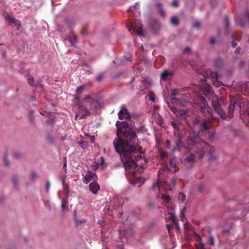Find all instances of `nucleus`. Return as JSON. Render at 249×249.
Masks as SVG:
<instances>
[{"instance_id":"f257e3e1","label":"nucleus","mask_w":249,"mask_h":249,"mask_svg":"<svg viewBox=\"0 0 249 249\" xmlns=\"http://www.w3.org/2000/svg\"><path fill=\"white\" fill-rule=\"evenodd\" d=\"M116 126L118 138L114 140V147L116 152L120 154L125 169L130 172H133L137 166L136 161L142 159V154L139 153L142 147L137 145L138 148L137 149L132 144L137 139L136 132L126 121H118Z\"/></svg>"},{"instance_id":"f03ea898","label":"nucleus","mask_w":249,"mask_h":249,"mask_svg":"<svg viewBox=\"0 0 249 249\" xmlns=\"http://www.w3.org/2000/svg\"><path fill=\"white\" fill-rule=\"evenodd\" d=\"M187 143L189 145H192V149L196 152V154L191 153L190 155L186 157L184 159V162L186 163H192L197 155L199 158L203 157L204 155L208 154L213 158V154L215 151V148L205 142L201 141L197 136L193 138L189 137L187 140Z\"/></svg>"},{"instance_id":"7ed1b4c3","label":"nucleus","mask_w":249,"mask_h":249,"mask_svg":"<svg viewBox=\"0 0 249 249\" xmlns=\"http://www.w3.org/2000/svg\"><path fill=\"white\" fill-rule=\"evenodd\" d=\"M245 101V99L242 98L240 95H237L231 97L227 114L223 110L217 97L214 98L212 100V103L214 111L219 114L222 119L229 120L233 116L235 109L240 110L241 109Z\"/></svg>"},{"instance_id":"20e7f679","label":"nucleus","mask_w":249,"mask_h":249,"mask_svg":"<svg viewBox=\"0 0 249 249\" xmlns=\"http://www.w3.org/2000/svg\"><path fill=\"white\" fill-rule=\"evenodd\" d=\"M202 102L203 105L201 107V109L203 111H207V112L210 114L209 117L208 119L205 120L201 124L202 129L205 131H209L210 128L212 126H216L219 125L220 119L219 118L214 117L212 114V111L211 108L208 107H206L207 102L204 98L202 99Z\"/></svg>"},{"instance_id":"39448f33","label":"nucleus","mask_w":249,"mask_h":249,"mask_svg":"<svg viewBox=\"0 0 249 249\" xmlns=\"http://www.w3.org/2000/svg\"><path fill=\"white\" fill-rule=\"evenodd\" d=\"M236 23L241 27L245 25L249 26V12L246 10L245 12L235 18Z\"/></svg>"},{"instance_id":"423d86ee","label":"nucleus","mask_w":249,"mask_h":249,"mask_svg":"<svg viewBox=\"0 0 249 249\" xmlns=\"http://www.w3.org/2000/svg\"><path fill=\"white\" fill-rule=\"evenodd\" d=\"M78 113L75 115L76 119L79 116V119H85L86 117L89 115L90 112L87 108L83 105H78Z\"/></svg>"},{"instance_id":"0eeeda50","label":"nucleus","mask_w":249,"mask_h":249,"mask_svg":"<svg viewBox=\"0 0 249 249\" xmlns=\"http://www.w3.org/2000/svg\"><path fill=\"white\" fill-rule=\"evenodd\" d=\"M83 101L86 103L90 104L91 108H97L99 107V103L97 100L93 98L90 95H87L83 98Z\"/></svg>"},{"instance_id":"6e6552de","label":"nucleus","mask_w":249,"mask_h":249,"mask_svg":"<svg viewBox=\"0 0 249 249\" xmlns=\"http://www.w3.org/2000/svg\"><path fill=\"white\" fill-rule=\"evenodd\" d=\"M204 76L207 78L211 76L214 80H213V84L215 85L216 87H218L220 85V83L216 81L218 77L217 73L213 72L211 69L206 70L205 71V74Z\"/></svg>"},{"instance_id":"1a4fd4ad","label":"nucleus","mask_w":249,"mask_h":249,"mask_svg":"<svg viewBox=\"0 0 249 249\" xmlns=\"http://www.w3.org/2000/svg\"><path fill=\"white\" fill-rule=\"evenodd\" d=\"M171 101L172 104L180 107H185L187 104V101L182 98L172 97Z\"/></svg>"},{"instance_id":"9d476101","label":"nucleus","mask_w":249,"mask_h":249,"mask_svg":"<svg viewBox=\"0 0 249 249\" xmlns=\"http://www.w3.org/2000/svg\"><path fill=\"white\" fill-rule=\"evenodd\" d=\"M118 117L120 120H123V119L130 120L131 118L130 115L128 110L124 107H121V109L118 113Z\"/></svg>"},{"instance_id":"9b49d317","label":"nucleus","mask_w":249,"mask_h":249,"mask_svg":"<svg viewBox=\"0 0 249 249\" xmlns=\"http://www.w3.org/2000/svg\"><path fill=\"white\" fill-rule=\"evenodd\" d=\"M6 20L9 23L11 26H15L17 27V29L19 30L21 25V22L19 20L16 19L15 18L8 16L5 18Z\"/></svg>"},{"instance_id":"f8f14e48","label":"nucleus","mask_w":249,"mask_h":249,"mask_svg":"<svg viewBox=\"0 0 249 249\" xmlns=\"http://www.w3.org/2000/svg\"><path fill=\"white\" fill-rule=\"evenodd\" d=\"M97 179V176L95 173L89 171L88 174L83 177V180L85 183L88 184L91 180L93 179L94 181H95V180Z\"/></svg>"},{"instance_id":"ddd939ff","label":"nucleus","mask_w":249,"mask_h":249,"mask_svg":"<svg viewBox=\"0 0 249 249\" xmlns=\"http://www.w3.org/2000/svg\"><path fill=\"white\" fill-rule=\"evenodd\" d=\"M183 146V144L180 137H178L175 141L174 145L172 146V151L174 153L179 151Z\"/></svg>"},{"instance_id":"4468645a","label":"nucleus","mask_w":249,"mask_h":249,"mask_svg":"<svg viewBox=\"0 0 249 249\" xmlns=\"http://www.w3.org/2000/svg\"><path fill=\"white\" fill-rule=\"evenodd\" d=\"M129 31L132 33L133 32H136V34L138 36H142L143 35V30L142 29V27L140 25L137 26L135 23H132L131 25V27L129 29Z\"/></svg>"},{"instance_id":"2eb2a0df","label":"nucleus","mask_w":249,"mask_h":249,"mask_svg":"<svg viewBox=\"0 0 249 249\" xmlns=\"http://www.w3.org/2000/svg\"><path fill=\"white\" fill-rule=\"evenodd\" d=\"M176 116L179 117L181 119L187 122V117L189 116L188 111L187 109H180L178 111Z\"/></svg>"},{"instance_id":"dca6fc26","label":"nucleus","mask_w":249,"mask_h":249,"mask_svg":"<svg viewBox=\"0 0 249 249\" xmlns=\"http://www.w3.org/2000/svg\"><path fill=\"white\" fill-rule=\"evenodd\" d=\"M89 187L90 191L94 194H96L100 189L99 184L95 181L89 184Z\"/></svg>"},{"instance_id":"f3484780","label":"nucleus","mask_w":249,"mask_h":249,"mask_svg":"<svg viewBox=\"0 0 249 249\" xmlns=\"http://www.w3.org/2000/svg\"><path fill=\"white\" fill-rule=\"evenodd\" d=\"M166 184V182H161L159 180H158L157 182H154L153 184V185H152L151 189L154 191H160V186L161 185L165 186Z\"/></svg>"},{"instance_id":"a211bd4d","label":"nucleus","mask_w":249,"mask_h":249,"mask_svg":"<svg viewBox=\"0 0 249 249\" xmlns=\"http://www.w3.org/2000/svg\"><path fill=\"white\" fill-rule=\"evenodd\" d=\"M173 72L164 71L160 74V79L163 81H166L168 79H170L173 76Z\"/></svg>"},{"instance_id":"6ab92c4d","label":"nucleus","mask_w":249,"mask_h":249,"mask_svg":"<svg viewBox=\"0 0 249 249\" xmlns=\"http://www.w3.org/2000/svg\"><path fill=\"white\" fill-rule=\"evenodd\" d=\"M204 92L206 96L211 95L212 93L211 87L208 84L206 85L204 89Z\"/></svg>"},{"instance_id":"aec40b11","label":"nucleus","mask_w":249,"mask_h":249,"mask_svg":"<svg viewBox=\"0 0 249 249\" xmlns=\"http://www.w3.org/2000/svg\"><path fill=\"white\" fill-rule=\"evenodd\" d=\"M215 65L217 68L221 67L224 64L223 60L220 58H218L215 59L214 62Z\"/></svg>"},{"instance_id":"412c9836","label":"nucleus","mask_w":249,"mask_h":249,"mask_svg":"<svg viewBox=\"0 0 249 249\" xmlns=\"http://www.w3.org/2000/svg\"><path fill=\"white\" fill-rule=\"evenodd\" d=\"M71 45H74L77 41V36L75 35H72L68 39Z\"/></svg>"},{"instance_id":"4be33fe9","label":"nucleus","mask_w":249,"mask_h":249,"mask_svg":"<svg viewBox=\"0 0 249 249\" xmlns=\"http://www.w3.org/2000/svg\"><path fill=\"white\" fill-rule=\"evenodd\" d=\"M169 218L174 225L176 226L177 225L178 220L173 213H171Z\"/></svg>"},{"instance_id":"5701e85b","label":"nucleus","mask_w":249,"mask_h":249,"mask_svg":"<svg viewBox=\"0 0 249 249\" xmlns=\"http://www.w3.org/2000/svg\"><path fill=\"white\" fill-rule=\"evenodd\" d=\"M157 6L158 7L159 13L162 16H164L165 15V13L161 6V4L160 3H157Z\"/></svg>"},{"instance_id":"b1692460","label":"nucleus","mask_w":249,"mask_h":249,"mask_svg":"<svg viewBox=\"0 0 249 249\" xmlns=\"http://www.w3.org/2000/svg\"><path fill=\"white\" fill-rule=\"evenodd\" d=\"M171 96H180V90L178 89H174L171 92Z\"/></svg>"},{"instance_id":"393cba45","label":"nucleus","mask_w":249,"mask_h":249,"mask_svg":"<svg viewBox=\"0 0 249 249\" xmlns=\"http://www.w3.org/2000/svg\"><path fill=\"white\" fill-rule=\"evenodd\" d=\"M232 38H233V40H232V41L231 42V45H232V47L234 48L237 45V44L236 43V41L239 40V39H238L237 36L235 35H234V34H233L232 36Z\"/></svg>"},{"instance_id":"a878e982","label":"nucleus","mask_w":249,"mask_h":249,"mask_svg":"<svg viewBox=\"0 0 249 249\" xmlns=\"http://www.w3.org/2000/svg\"><path fill=\"white\" fill-rule=\"evenodd\" d=\"M148 96L150 100L153 102L155 101V94L152 91H150L148 92Z\"/></svg>"},{"instance_id":"bb28decb","label":"nucleus","mask_w":249,"mask_h":249,"mask_svg":"<svg viewBox=\"0 0 249 249\" xmlns=\"http://www.w3.org/2000/svg\"><path fill=\"white\" fill-rule=\"evenodd\" d=\"M171 125L174 127V128L178 131V132L179 130V123L175 122H172Z\"/></svg>"},{"instance_id":"cd10ccee","label":"nucleus","mask_w":249,"mask_h":249,"mask_svg":"<svg viewBox=\"0 0 249 249\" xmlns=\"http://www.w3.org/2000/svg\"><path fill=\"white\" fill-rule=\"evenodd\" d=\"M171 22L174 25H177L179 22L178 18L176 17H173L171 19Z\"/></svg>"},{"instance_id":"c85d7f7f","label":"nucleus","mask_w":249,"mask_h":249,"mask_svg":"<svg viewBox=\"0 0 249 249\" xmlns=\"http://www.w3.org/2000/svg\"><path fill=\"white\" fill-rule=\"evenodd\" d=\"M85 87L84 85H82L76 89V92L78 94H80L82 93L83 91L85 89Z\"/></svg>"},{"instance_id":"c756f323","label":"nucleus","mask_w":249,"mask_h":249,"mask_svg":"<svg viewBox=\"0 0 249 249\" xmlns=\"http://www.w3.org/2000/svg\"><path fill=\"white\" fill-rule=\"evenodd\" d=\"M208 132L209 133L208 138L209 139H212L214 138L215 135V132L213 130H210L208 131Z\"/></svg>"},{"instance_id":"7c9ffc66","label":"nucleus","mask_w":249,"mask_h":249,"mask_svg":"<svg viewBox=\"0 0 249 249\" xmlns=\"http://www.w3.org/2000/svg\"><path fill=\"white\" fill-rule=\"evenodd\" d=\"M242 87L245 90L249 91V82L246 81L243 85Z\"/></svg>"},{"instance_id":"2f4dec72","label":"nucleus","mask_w":249,"mask_h":249,"mask_svg":"<svg viewBox=\"0 0 249 249\" xmlns=\"http://www.w3.org/2000/svg\"><path fill=\"white\" fill-rule=\"evenodd\" d=\"M205 188V185L203 183H200L198 186V191L200 193H202Z\"/></svg>"},{"instance_id":"473e14b6","label":"nucleus","mask_w":249,"mask_h":249,"mask_svg":"<svg viewBox=\"0 0 249 249\" xmlns=\"http://www.w3.org/2000/svg\"><path fill=\"white\" fill-rule=\"evenodd\" d=\"M162 198L166 202L168 203L170 200V197L169 196L165 195H162Z\"/></svg>"},{"instance_id":"72a5a7b5","label":"nucleus","mask_w":249,"mask_h":249,"mask_svg":"<svg viewBox=\"0 0 249 249\" xmlns=\"http://www.w3.org/2000/svg\"><path fill=\"white\" fill-rule=\"evenodd\" d=\"M47 140L51 142H54V138L52 136L50 133H49L47 136Z\"/></svg>"},{"instance_id":"f704fd0d","label":"nucleus","mask_w":249,"mask_h":249,"mask_svg":"<svg viewBox=\"0 0 249 249\" xmlns=\"http://www.w3.org/2000/svg\"><path fill=\"white\" fill-rule=\"evenodd\" d=\"M225 28L226 30H228L229 28V22L228 18L227 17H226L225 18Z\"/></svg>"},{"instance_id":"c9c22d12","label":"nucleus","mask_w":249,"mask_h":249,"mask_svg":"<svg viewBox=\"0 0 249 249\" xmlns=\"http://www.w3.org/2000/svg\"><path fill=\"white\" fill-rule=\"evenodd\" d=\"M103 77H104V75L103 73H101L99 75H98L96 78V80L98 81V82H100L103 79Z\"/></svg>"},{"instance_id":"e433bc0d","label":"nucleus","mask_w":249,"mask_h":249,"mask_svg":"<svg viewBox=\"0 0 249 249\" xmlns=\"http://www.w3.org/2000/svg\"><path fill=\"white\" fill-rule=\"evenodd\" d=\"M166 146L168 149H171L173 148L171 144V142L169 140H167L166 141Z\"/></svg>"},{"instance_id":"4c0bfd02","label":"nucleus","mask_w":249,"mask_h":249,"mask_svg":"<svg viewBox=\"0 0 249 249\" xmlns=\"http://www.w3.org/2000/svg\"><path fill=\"white\" fill-rule=\"evenodd\" d=\"M28 83L30 85H31V86H35V84L34 83V80H33V77H29L28 79Z\"/></svg>"},{"instance_id":"58836bf2","label":"nucleus","mask_w":249,"mask_h":249,"mask_svg":"<svg viewBox=\"0 0 249 249\" xmlns=\"http://www.w3.org/2000/svg\"><path fill=\"white\" fill-rule=\"evenodd\" d=\"M3 160H4V162L5 163V164L6 165H9V161L8 160V159H7L6 155H5L4 156V157H3Z\"/></svg>"},{"instance_id":"ea45409f","label":"nucleus","mask_w":249,"mask_h":249,"mask_svg":"<svg viewBox=\"0 0 249 249\" xmlns=\"http://www.w3.org/2000/svg\"><path fill=\"white\" fill-rule=\"evenodd\" d=\"M63 182H64V181ZM63 187H64V190L65 193L68 194L69 192L68 185H65L64 184V183H63Z\"/></svg>"},{"instance_id":"a19ab883","label":"nucleus","mask_w":249,"mask_h":249,"mask_svg":"<svg viewBox=\"0 0 249 249\" xmlns=\"http://www.w3.org/2000/svg\"><path fill=\"white\" fill-rule=\"evenodd\" d=\"M18 181V179L17 177H14L12 178V182H13V183L14 184V185H15V186H17V184Z\"/></svg>"},{"instance_id":"79ce46f5","label":"nucleus","mask_w":249,"mask_h":249,"mask_svg":"<svg viewBox=\"0 0 249 249\" xmlns=\"http://www.w3.org/2000/svg\"><path fill=\"white\" fill-rule=\"evenodd\" d=\"M209 242L211 246L214 245V238L213 236L210 237Z\"/></svg>"},{"instance_id":"37998d69","label":"nucleus","mask_w":249,"mask_h":249,"mask_svg":"<svg viewBox=\"0 0 249 249\" xmlns=\"http://www.w3.org/2000/svg\"><path fill=\"white\" fill-rule=\"evenodd\" d=\"M193 26L194 27L199 28L200 27V23L199 22L196 21L194 24Z\"/></svg>"},{"instance_id":"c03bdc74","label":"nucleus","mask_w":249,"mask_h":249,"mask_svg":"<svg viewBox=\"0 0 249 249\" xmlns=\"http://www.w3.org/2000/svg\"><path fill=\"white\" fill-rule=\"evenodd\" d=\"M66 204H67V202L66 201H65L64 200H63L62 201L61 206L63 209L67 208Z\"/></svg>"},{"instance_id":"a18cd8bd","label":"nucleus","mask_w":249,"mask_h":249,"mask_svg":"<svg viewBox=\"0 0 249 249\" xmlns=\"http://www.w3.org/2000/svg\"><path fill=\"white\" fill-rule=\"evenodd\" d=\"M14 157L16 158H18L20 156V153L18 152H16L14 153Z\"/></svg>"},{"instance_id":"49530a36","label":"nucleus","mask_w":249,"mask_h":249,"mask_svg":"<svg viewBox=\"0 0 249 249\" xmlns=\"http://www.w3.org/2000/svg\"><path fill=\"white\" fill-rule=\"evenodd\" d=\"M196 249H204V246L202 244L200 243L199 245L196 246Z\"/></svg>"},{"instance_id":"de8ad7c7","label":"nucleus","mask_w":249,"mask_h":249,"mask_svg":"<svg viewBox=\"0 0 249 249\" xmlns=\"http://www.w3.org/2000/svg\"><path fill=\"white\" fill-rule=\"evenodd\" d=\"M190 51H191L190 48L187 47L184 48L183 52L184 53H188L190 52Z\"/></svg>"},{"instance_id":"09e8293b","label":"nucleus","mask_w":249,"mask_h":249,"mask_svg":"<svg viewBox=\"0 0 249 249\" xmlns=\"http://www.w3.org/2000/svg\"><path fill=\"white\" fill-rule=\"evenodd\" d=\"M245 63H246L245 61H241L239 63V67L242 68H244V65H245Z\"/></svg>"},{"instance_id":"8fccbe9b","label":"nucleus","mask_w":249,"mask_h":249,"mask_svg":"<svg viewBox=\"0 0 249 249\" xmlns=\"http://www.w3.org/2000/svg\"><path fill=\"white\" fill-rule=\"evenodd\" d=\"M50 188V182L49 181H47V183H46V190L47 192H49Z\"/></svg>"},{"instance_id":"3c124183","label":"nucleus","mask_w":249,"mask_h":249,"mask_svg":"<svg viewBox=\"0 0 249 249\" xmlns=\"http://www.w3.org/2000/svg\"><path fill=\"white\" fill-rule=\"evenodd\" d=\"M241 52V48L240 47H237L235 50V53L239 54Z\"/></svg>"},{"instance_id":"603ef678","label":"nucleus","mask_w":249,"mask_h":249,"mask_svg":"<svg viewBox=\"0 0 249 249\" xmlns=\"http://www.w3.org/2000/svg\"><path fill=\"white\" fill-rule=\"evenodd\" d=\"M178 1L177 0H174L172 2V5L174 6L177 7L178 6Z\"/></svg>"},{"instance_id":"864d4df0","label":"nucleus","mask_w":249,"mask_h":249,"mask_svg":"<svg viewBox=\"0 0 249 249\" xmlns=\"http://www.w3.org/2000/svg\"><path fill=\"white\" fill-rule=\"evenodd\" d=\"M215 43V39L214 37H212L211 38L210 40V43L212 45L214 44Z\"/></svg>"},{"instance_id":"5fc2aeb1","label":"nucleus","mask_w":249,"mask_h":249,"mask_svg":"<svg viewBox=\"0 0 249 249\" xmlns=\"http://www.w3.org/2000/svg\"><path fill=\"white\" fill-rule=\"evenodd\" d=\"M46 123L47 124H51L52 125L53 124L54 122V121L53 120V119H50V120H48L46 121Z\"/></svg>"},{"instance_id":"6e6d98bb","label":"nucleus","mask_w":249,"mask_h":249,"mask_svg":"<svg viewBox=\"0 0 249 249\" xmlns=\"http://www.w3.org/2000/svg\"><path fill=\"white\" fill-rule=\"evenodd\" d=\"M31 176H32V178L33 180H35L36 178V175L35 172H32Z\"/></svg>"},{"instance_id":"4d7b16f0","label":"nucleus","mask_w":249,"mask_h":249,"mask_svg":"<svg viewBox=\"0 0 249 249\" xmlns=\"http://www.w3.org/2000/svg\"><path fill=\"white\" fill-rule=\"evenodd\" d=\"M167 228L169 232L170 230L173 228V226L172 225H167Z\"/></svg>"},{"instance_id":"13d9d810","label":"nucleus","mask_w":249,"mask_h":249,"mask_svg":"<svg viewBox=\"0 0 249 249\" xmlns=\"http://www.w3.org/2000/svg\"><path fill=\"white\" fill-rule=\"evenodd\" d=\"M181 197H182V202H183V198L185 197V195L183 194H182V193H180L179 194V197L180 198Z\"/></svg>"},{"instance_id":"bf43d9fd","label":"nucleus","mask_w":249,"mask_h":249,"mask_svg":"<svg viewBox=\"0 0 249 249\" xmlns=\"http://www.w3.org/2000/svg\"><path fill=\"white\" fill-rule=\"evenodd\" d=\"M170 109L174 113L177 112V108H175L174 107H171Z\"/></svg>"},{"instance_id":"052dcab7","label":"nucleus","mask_w":249,"mask_h":249,"mask_svg":"<svg viewBox=\"0 0 249 249\" xmlns=\"http://www.w3.org/2000/svg\"><path fill=\"white\" fill-rule=\"evenodd\" d=\"M143 129V127H141L139 128L137 130V132H138V133H140L141 132H142V129Z\"/></svg>"},{"instance_id":"680f3d73","label":"nucleus","mask_w":249,"mask_h":249,"mask_svg":"<svg viewBox=\"0 0 249 249\" xmlns=\"http://www.w3.org/2000/svg\"><path fill=\"white\" fill-rule=\"evenodd\" d=\"M79 99H80V98H79V96H78V95L75 96V100H77V101H79Z\"/></svg>"},{"instance_id":"e2e57ef3","label":"nucleus","mask_w":249,"mask_h":249,"mask_svg":"<svg viewBox=\"0 0 249 249\" xmlns=\"http://www.w3.org/2000/svg\"><path fill=\"white\" fill-rule=\"evenodd\" d=\"M172 182L173 184H175L176 183V179L175 178H173L172 179Z\"/></svg>"},{"instance_id":"0e129e2a","label":"nucleus","mask_w":249,"mask_h":249,"mask_svg":"<svg viewBox=\"0 0 249 249\" xmlns=\"http://www.w3.org/2000/svg\"><path fill=\"white\" fill-rule=\"evenodd\" d=\"M104 162L103 157H101V162L100 163L101 164L103 165V162Z\"/></svg>"},{"instance_id":"69168bd1","label":"nucleus","mask_w":249,"mask_h":249,"mask_svg":"<svg viewBox=\"0 0 249 249\" xmlns=\"http://www.w3.org/2000/svg\"><path fill=\"white\" fill-rule=\"evenodd\" d=\"M31 98H32V100H33L36 99V96H32L31 97Z\"/></svg>"},{"instance_id":"338daca9","label":"nucleus","mask_w":249,"mask_h":249,"mask_svg":"<svg viewBox=\"0 0 249 249\" xmlns=\"http://www.w3.org/2000/svg\"><path fill=\"white\" fill-rule=\"evenodd\" d=\"M134 79H135L134 77H132V78H131V81H130V83H132V82L134 81Z\"/></svg>"},{"instance_id":"774afa93","label":"nucleus","mask_w":249,"mask_h":249,"mask_svg":"<svg viewBox=\"0 0 249 249\" xmlns=\"http://www.w3.org/2000/svg\"><path fill=\"white\" fill-rule=\"evenodd\" d=\"M91 142L92 143H93L94 142V139L93 138L91 139Z\"/></svg>"}]
</instances>
